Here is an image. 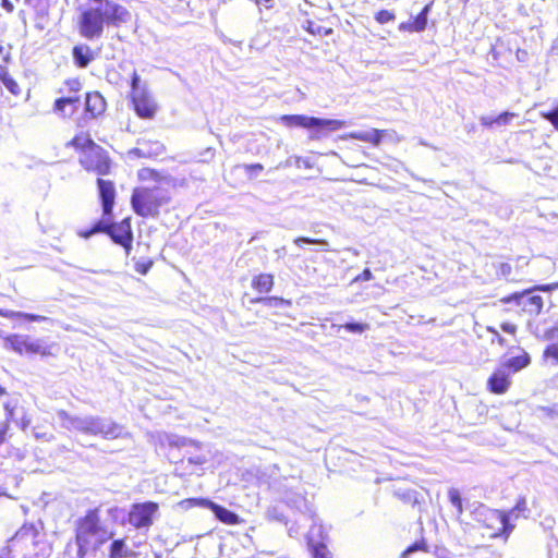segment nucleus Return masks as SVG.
<instances>
[{
    "label": "nucleus",
    "instance_id": "nucleus-1",
    "mask_svg": "<svg viewBox=\"0 0 558 558\" xmlns=\"http://www.w3.org/2000/svg\"><path fill=\"white\" fill-rule=\"evenodd\" d=\"M141 183L131 194V207L142 218H156L168 211L172 203L166 178L156 169L144 167L137 171Z\"/></svg>",
    "mask_w": 558,
    "mask_h": 558
},
{
    "label": "nucleus",
    "instance_id": "nucleus-2",
    "mask_svg": "<svg viewBox=\"0 0 558 558\" xmlns=\"http://www.w3.org/2000/svg\"><path fill=\"white\" fill-rule=\"evenodd\" d=\"M113 536L101 517L99 507L90 508L74 522V543L76 558L96 555Z\"/></svg>",
    "mask_w": 558,
    "mask_h": 558
},
{
    "label": "nucleus",
    "instance_id": "nucleus-3",
    "mask_svg": "<svg viewBox=\"0 0 558 558\" xmlns=\"http://www.w3.org/2000/svg\"><path fill=\"white\" fill-rule=\"evenodd\" d=\"M130 19V12L121 4L106 1L105 7H89L81 11L77 29L81 37L94 40L100 38L106 25L119 27Z\"/></svg>",
    "mask_w": 558,
    "mask_h": 558
},
{
    "label": "nucleus",
    "instance_id": "nucleus-4",
    "mask_svg": "<svg viewBox=\"0 0 558 558\" xmlns=\"http://www.w3.org/2000/svg\"><path fill=\"white\" fill-rule=\"evenodd\" d=\"M65 147L74 149L78 154L80 166L97 178L110 175L116 168L110 153L97 144L87 131L76 133Z\"/></svg>",
    "mask_w": 558,
    "mask_h": 558
},
{
    "label": "nucleus",
    "instance_id": "nucleus-5",
    "mask_svg": "<svg viewBox=\"0 0 558 558\" xmlns=\"http://www.w3.org/2000/svg\"><path fill=\"white\" fill-rule=\"evenodd\" d=\"M162 446L168 450L170 458L175 456L174 450L182 451V457L175 461L183 470L182 475L193 474L207 462L206 454L202 452V444L196 440L172 436L168 437Z\"/></svg>",
    "mask_w": 558,
    "mask_h": 558
},
{
    "label": "nucleus",
    "instance_id": "nucleus-6",
    "mask_svg": "<svg viewBox=\"0 0 558 558\" xmlns=\"http://www.w3.org/2000/svg\"><path fill=\"white\" fill-rule=\"evenodd\" d=\"M279 121L287 128L315 129L319 132H333L343 126V122L335 119H320L304 114H283Z\"/></svg>",
    "mask_w": 558,
    "mask_h": 558
},
{
    "label": "nucleus",
    "instance_id": "nucleus-7",
    "mask_svg": "<svg viewBox=\"0 0 558 558\" xmlns=\"http://www.w3.org/2000/svg\"><path fill=\"white\" fill-rule=\"evenodd\" d=\"M113 216H104V233L107 234L113 243L120 245L125 255L129 256L133 245V229L131 217H125L119 222H112Z\"/></svg>",
    "mask_w": 558,
    "mask_h": 558
},
{
    "label": "nucleus",
    "instance_id": "nucleus-8",
    "mask_svg": "<svg viewBox=\"0 0 558 558\" xmlns=\"http://www.w3.org/2000/svg\"><path fill=\"white\" fill-rule=\"evenodd\" d=\"M483 535L488 538L505 537L508 538L513 530L509 522L508 514L502 510L490 509L482 514L481 520Z\"/></svg>",
    "mask_w": 558,
    "mask_h": 558
},
{
    "label": "nucleus",
    "instance_id": "nucleus-9",
    "mask_svg": "<svg viewBox=\"0 0 558 558\" xmlns=\"http://www.w3.org/2000/svg\"><path fill=\"white\" fill-rule=\"evenodd\" d=\"M5 345L20 355H40L51 354L50 347L40 340H34L29 336L12 333L4 338Z\"/></svg>",
    "mask_w": 558,
    "mask_h": 558
},
{
    "label": "nucleus",
    "instance_id": "nucleus-10",
    "mask_svg": "<svg viewBox=\"0 0 558 558\" xmlns=\"http://www.w3.org/2000/svg\"><path fill=\"white\" fill-rule=\"evenodd\" d=\"M158 510L159 505L156 501L133 504L128 514L129 523L137 530L148 529L153 525Z\"/></svg>",
    "mask_w": 558,
    "mask_h": 558
},
{
    "label": "nucleus",
    "instance_id": "nucleus-11",
    "mask_svg": "<svg viewBox=\"0 0 558 558\" xmlns=\"http://www.w3.org/2000/svg\"><path fill=\"white\" fill-rule=\"evenodd\" d=\"M107 111V100L98 90H89L84 96V109L82 116L77 119V126L83 123L98 120L105 116Z\"/></svg>",
    "mask_w": 558,
    "mask_h": 558
},
{
    "label": "nucleus",
    "instance_id": "nucleus-12",
    "mask_svg": "<svg viewBox=\"0 0 558 558\" xmlns=\"http://www.w3.org/2000/svg\"><path fill=\"white\" fill-rule=\"evenodd\" d=\"M558 289V282L537 284L524 290V295L521 304V312L530 316H537L543 307L544 301L539 295L532 294L533 291L551 292Z\"/></svg>",
    "mask_w": 558,
    "mask_h": 558
},
{
    "label": "nucleus",
    "instance_id": "nucleus-13",
    "mask_svg": "<svg viewBox=\"0 0 558 558\" xmlns=\"http://www.w3.org/2000/svg\"><path fill=\"white\" fill-rule=\"evenodd\" d=\"M97 196L101 206V216H113L117 199V187L112 180L105 177L96 179Z\"/></svg>",
    "mask_w": 558,
    "mask_h": 558
},
{
    "label": "nucleus",
    "instance_id": "nucleus-14",
    "mask_svg": "<svg viewBox=\"0 0 558 558\" xmlns=\"http://www.w3.org/2000/svg\"><path fill=\"white\" fill-rule=\"evenodd\" d=\"M131 102L135 113L141 119H154L158 111L157 102L155 101L153 95L146 89H142L140 93L131 94Z\"/></svg>",
    "mask_w": 558,
    "mask_h": 558
},
{
    "label": "nucleus",
    "instance_id": "nucleus-15",
    "mask_svg": "<svg viewBox=\"0 0 558 558\" xmlns=\"http://www.w3.org/2000/svg\"><path fill=\"white\" fill-rule=\"evenodd\" d=\"M434 1L428 2L424 8L410 21L401 22L398 26L400 32L421 33L426 29L428 22V13L432 10Z\"/></svg>",
    "mask_w": 558,
    "mask_h": 558
},
{
    "label": "nucleus",
    "instance_id": "nucleus-16",
    "mask_svg": "<svg viewBox=\"0 0 558 558\" xmlns=\"http://www.w3.org/2000/svg\"><path fill=\"white\" fill-rule=\"evenodd\" d=\"M511 386L510 374L505 368L495 369L488 377L486 387L494 395L506 393Z\"/></svg>",
    "mask_w": 558,
    "mask_h": 558
},
{
    "label": "nucleus",
    "instance_id": "nucleus-17",
    "mask_svg": "<svg viewBox=\"0 0 558 558\" xmlns=\"http://www.w3.org/2000/svg\"><path fill=\"white\" fill-rule=\"evenodd\" d=\"M81 101L80 96L59 97L53 102V112L63 119H71L77 111Z\"/></svg>",
    "mask_w": 558,
    "mask_h": 558
},
{
    "label": "nucleus",
    "instance_id": "nucleus-18",
    "mask_svg": "<svg viewBox=\"0 0 558 558\" xmlns=\"http://www.w3.org/2000/svg\"><path fill=\"white\" fill-rule=\"evenodd\" d=\"M72 58L76 68L85 69L96 59V53L89 46L80 44L72 48Z\"/></svg>",
    "mask_w": 558,
    "mask_h": 558
},
{
    "label": "nucleus",
    "instance_id": "nucleus-19",
    "mask_svg": "<svg viewBox=\"0 0 558 558\" xmlns=\"http://www.w3.org/2000/svg\"><path fill=\"white\" fill-rule=\"evenodd\" d=\"M275 287V276L269 272H259L252 277L251 288L260 295L271 292Z\"/></svg>",
    "mask_w": 558,
    "mask_h": 558
},
{
    "label": "nucleus",
    "instance_id": "nucleus-20",
    "mask_svg": "<svg viewBox=\"0 0 558 558\" xmlns=\"http://www.w3.org/2000/svg\"><path fill=\"white\" fill-rule=\"evenodd\" d=\"M135 553L130 548L126 537L111 538L108 558H132Z\"/></svg>",
    "mask_w": 558,
    "mask_h": 558
},
{
    "label": "nucleus",
    "instance_id": "nucleus-21",
    "mask_svg": "<svg viewBox=\"0 0 558 558\" xmlns=\"http://www.w3.org/2000/svg\"><path fill=\"white\" fill-rule=\"evenodd\" d=\"M208 509L215 514L216 519L227 525H238L242 522L241 518L229 509L210 500Z\"/></svg>",
    "mask_w": 558,
    "mask_h": 558
},
{
    "label": "nucleus",
    "instance_id": "nucleus-22",
    "mask_svg": "<svg viewBox=\"0 0 558 558\" xmlns=\"http://www.w3.org/2000/svg\"><path fill=\"white\" fill-rule=\"evenodd\" d=\"M144 145H148V148L135 147L131 150V154L140 158H155L165 153L166 147L159 141L144 142Z\"/></svg>",
    "mask_w": 558,
    "mask_h": 558
},
{
    "label": "nucleus",
    "instance_id": "nucleus-23",
    "mask_svg": "<svg viewBox=\"0 0 558 558\" xmlns=\"http://www.w3.org/2000/svg\"><path fill=\"white\" fill-rule=\"evenodd\" d=\"M83 90V82L80 77H69L64 80L62 86L59 88L60 97L80 96Z\"/></svg>",
    "mask_w": 558,
    "mask_h": 558
},
{
    "label": "nucleus",
    "instance_id": "nucleus-24",
    "mask_svg": "<svg viewBox=\"0 0 558 558\" xmlns=\"http://www.w3.org/2000/svg\"><path fill=\"white\" fill-rule=\"evenodd\" d=\"M386 130L374 129L372 132H356L351 136L357 141L378 146L381 143L383 136L386 134Z\"/></svg>",
    "mask_w": 558,
    "mask_h": 558
},
{
    "label": "nucleus",
    "instance_id": "nucleus-25",
    "mask_svg": "<svg viewBox=\"0 0 558 558\" xmlns=\"http://www.w3.org/2000/svg\"><path fill=\"white\" fill-rule=\"evenodd\" d=\"M395 496L407 505L416 507L421 505L420 493L411 488H399L395 490Z\"/></svg>",
    "mask_w": 558,
    "mask_h": 558
},
{
    "label": "nucleus",
    "instance_id": "nucleus-26",
    "mask_svg": "<svg viewBox=\"0 0 558 558\" xmlns=\"http://www.w3.org/2000/svg\"><path fill=\"white\" fill-rule=\"evenodd\" d=\"M254 304H263L268 307H290L292 305L291 300H287L282 296H259L251 301Z\"/></svg>",
    "mask_w": 558,
    "mask_h": 558
},
{
    "label": "nucleus",
    "instance_id": "nucleus-27",
    "mask_svg": "<svg viewBox=\"0 0 558 558\" xmlns=\"http://www.w3.org/2000/svg\"><path fill=\"white\" fill-rule=\"evenodd\" d=\"M530 363L531 357L529 353L523 352L520 355L512 356L509 360H507L504 366L509 368L512 373H515L529 366Z\"/></svg>",
    "mask_w": 558,
    "mask_h": 558
},
{
    "label": "nucleus",
    "instance_id": "nucleus-28",
    "mask_svg": "<svg viewBox=\"0 0 558 558\" xmlns=\"http://www.w3.org/2000/svg\"><path fill=\"white\" fill-rule=\"evenodd\" d=\"M96 432L105 438L117 439L122 436V426L118 423L111 422L109 424L100 425Z\"/></svg>",
    "mask_w": 558,
    "mask_h": 558
},
{
    "label": "nucleus",
    "instance_id": "nucleus-29",
    "mask_svg": "<svg viewBox=\"0 0 558 558\" xmlns=\"http://www.w3.org/2000/svg\"><path fill=\"white\" fill-rule=\"evenodd\" d=\"M0 316L4 317V318H9V319L23 318L27 322H43L46 319L44 316H40V315L15 312V311L4 310V308H0Z\"/></svg>",
    "mask_w": 558,
    "mask_h": 558
},
{
    "label": "nucleus",
    "instance_id": "nucleus-30",
    "mask_svg": "<svg viewBox=\"0 0 558 558\" xmlns=\"http://www.w3.org/2000/svg\"><path fill=\"white\" fill-rule=\"evenodd\" d=\"M132 259L134 262V270L142 276L147 275L155 264V260L151 257H133Z\"/></svg>",
    "mask_w": 558,
    "mask_h": 558
},
{
    "label": "nucleus",
    "instance_id": "nucleus-31",
    "mask_svg": "<svg viewBox=\"0 0 558 558\" xmlns=\"http://www.w3.org/2000/svg\"><path fill=\"white\" fill-rule=\"evenodd\" d=\"M542 357L545 362H548L551 365L558 364V340L544 348Z\"/></svg>",
    "mask_w": 558,
    "mask_h": 558
},
{
    "label": "nucleus",
    "instance_id": "nucleus-32",
    "mask_svg": "<svg viewBox=\"0 0 558 558\" xmlns=\"http://www.w3.org/2000/svg\"><path fill=\"white\" fill-rule=\"evenodd\" d=\"M497 275L509 282H520L521 279L513 275V266L510 263H501L497 268Z\"/></svg>",
    "mask_w": 558,
    "mask_h": 558
},
{
    "label": "nucleus",
    "instance_id": "nucleus-33",
    "mask_svg": "<svg viewBox=\"0 0 558 558\" xmlns=\"http://www.w3.org/2000/svg\"><path fill=\"white\" fill-rule=\"evenodd\" d=\"M209 502H210V499L202 498V497H194V498H186V499L181 500L179 502V506L185 510L194 508V507H203V508L208 509Z\"/></svg>",
    "mask_w": 558,
    "mask_h": 558
},
{
    "label": "nucleus",
    "instance_id": "nucleus-34",
    "mask_svg": "<svg viewBox=\"0 0 558 558\" xmlns=\"http://www.w3.org/2000/svg\"><path fill=\"white\" fill-rule=\"evenodd\" d=\"M310 550L313 558H331L327 545L322 542L310 543Z\"/></svg>",
    "mask_w": 558,
    "mask_h": 558
},
{
    "label": "nucleus",
    "instance_id": "nucleus-35",
    "mask_svg": "<svg viewBox=\"0 0 558 558\" xmlns=\"http://www.w3.org/2000/svg\"><path fill=\"white\" fill-rule=\"evenodd\" d=\"M294 244L301 247L303 244H319L324 246L325 251H329V242L325 239H315L308 236H298L294 239Z\"/></svg>",
    "mask_w": 558,
    "mask_h": 558
},
{
    "label": "nucleus",
    "instance_id": "nucleus-36",
    "mask_svg": "<svg viewBox=\"0 0 558 558\" xmlns=\"http://www.w3.org/2000/svg\"><path fill=\"white\" fill-rule=\"evenodd\" d=\"M96 233H104V217L102 216L97 222H95L93 225L92 228L80 230L77 232V235L83 239H88L93 234H96Z\"/></svg>",
    "mask_w": 558,
    "mask_h": 558
},
{
    "label": "nucleus",
    "instance_id": "nucleus-37",
    "mask_svg": "<svg viewBox=\"0 0 558 558\" xmlns=\"http://www.w3.org/2000/svg\"><path fill=\"white\" fill-rule=\"evenodd\" d=\"M414 551H428V546L424 539H420L408 546L400 555V558H408Z\"/></svg>",
    "mask_w": 558,
    "mask_h": 558
},
{
    "label": "nucleus",
    "instance_id": "nucleus-38",
    "mask_svg": "<svg viewBox=\"0 0 558 558\" xmlns=\"http://www.w3.org/2000/svg\"><path fill=\"white\" fill-rule=\"evenodd\" d=\"M448 497L451 505L456 508L458 514L463 513V504L460 492L457 488H450L448 490Z\"/></svg>",
    "mask_w": 558,
    "mask_h": 558
},
{
    "label": "nucleus",
    "instance_id": "nucleus-39",
    "mask_svg": "<svg viewBox=\"0 0 558 558\" xmlns=\"http://www.w3.org/2000/svg\"><path fill=\"white\" fill-rule=\"evenodd\" d=\"M523 295H524V290L521 292H513L509 295L502 296L499 301L502 304L513 303L520 308L521 304H522Z\"/></svg>",
    "mask_w": 558,
    "mask_h": 558
},
{
    "label": "nucleus",
    "instance_id": "nucleus-40",
    "mask_svg": "<svg viewBox=\"0 0 558 558\" xmlns=\"http://www.w3.org/2000/svg\"><path fill=\"white\" fill-rule=\"evenodd\" d=\"M396 19L395 13L389 10H379L375 14V20L379 24H386L392 22Z\"/></svg>",
    "mask_w": 558,
    "mask_h": 558
},
{
    "label": "nucleus",
    "instance_id": "nucleus-41",
    "mask_svg": "<svg viewBox=\"0 0 558 558\" xmlns=\"http://www.w3.org/2000/svg\"><path fill=\"white\" fill-rule=\"evenodd\" d=\"M343 329H345L349 332L353 333H362L365 330L369 328L367 324L364 323H347L341 326Z\"/></svg>",
    "mask_w": 558,
    "mask_h": 558
},
{
    "label": "nucleus",
    "instance_id": "nucleus-42",
    "mask_svg": "<svg viewBox=\"0 0 558 558\" xmlns=\"http://www.w3.org/2000/svg\"><path fill=\"white\" fill-rule=\"evenodd\" d=\"M539 411L547 418H550V420L557 418L558 417V402L554 403L551 405L541 407Z\"/></svg>",
    "mask_w": 558,
    "mask_h": 558
},
{
    "label": "nucleus",
    "instance_id": "nucleus-43",
    "mask_svg": "<svg viewBox=\"0 0 558 558\" xmlns=\"http://www.w3.org/2000/svg\"><path fill=\"white\" fill-rule=\"evenodd\" d=\"M541 116L548 120L558 130V105L550 111L541 112Z\"/></svg>",
    "mask_w": 558,
    "mask_h": 558
},
{
    "label": "nucleus",
    "instance_id": "nucleus-44",
    "mask_svg": "<svg viewBox=\"0 0 558 558\" xmlns=\"http://www.w3.org/2000/svg\"><path fill=\"white\" fill-rule=\"evenodd\" d=\"M2 83L4 84V86L14 95H17L19 92H20V87H19V84L16 83V81L9 74L3 81Z\"/></svg>",
    "mask_w": 558,
    "mask_h": 558
},
{
    "label": "nucleus",
    "instance_id": "nucleus-45",
    "mask_svg": "<svg viewBox=\"0 0 558 558\" xmlns=\"http://www.w3.org/2000/svg\"><path fill=\"white\" fill-rule=\"evenodd\" d=\"M10 433V421L5 420L4 422L0 423V446L3 445L8 438Z\"/></svg>",
    "mask_w": 558,
    "mask_h": 558
},
{
    "label": "nucleus",
    "instance_id": "nucleus-46",
    "mask_svg": "<svg viewBox=\"0 0 558 558\" xmlns=\"http://www.w3.org/2000/svg\"><path fill=\"white\" fill-rule=\"evenodd\" d=\"M543 338L548 341L558 339V326H551L545 329Z\"/></svg>",
    "mask_w": 558,
    "mask_h": 558
},
{
    "label": "nucleus",
    "instance_id": "nucleus-47",
    "mask_svg": "<svg viewBox=\"0 0 558 558\" xmlns=\"http://www.w3.org/2000/svg\"><path fill=\"white\" fill-rule=\"evenodd\" d=\"M514 116L515 114L512 112H501L496 118H494V121H496L497 124H507Z\"/></svg>",
    "mask_w": 558,
    "mask_h": 558
},
{
    "label": "nucleus",
    "instance_id": "nucleus-48",
    "mask_svg": "<svg viewBox=\"0 0 558 558\" xmlns=\"http://www.w3.org/2000/svg\"><path fill=\"white\" fill-rule=\"evenodd\" d=\"M11 46L8 45V46H4V45H0V54L2 57V61L4 63H9L11 61Z\"/></svg>",
    "mask_w": 558,
    "mask_h": 558
},
{
    "label": "nucleus",
    "instance_id": "nucleus-49",
    "mask_svg": "<svg viewBox=\"0 0 558 558\" xmlns=\"http://www.w3.org/2000/svg\"><path fill=\"white\" fill-rule=\"evenodd\" d=\"M527 510V505L525 498L521 497L511 509V513L513 512H522Z\"/></svg>",
    "mask_w": 558,
    "mask_h": 558
},
{
    "label": "nucleus",
    "instance_id": "nucleus-50",
    "mask_svg": "<svg viewBox=\"0 0 558 558\" xmlns=\"http://www.w3.org/2000/svg\"><path fill=\"white\" fill-rule=\"evenodd\" d=\"M373 279V274L368 268H365L360 275L354 278V281H368Z\"/></svg>",
    "mask_w": 558,
    "mask_h": 558
},
{
    "label": "nucleus",
    "instance_id": "nucleus-51",
    "mask_svg": "<svg viewBox=\"0 0 558 558\" xmlns=\"http://www.w3.org/2000/svg\"><path fill=\"white\" fill-rule=\"evenodd\" d=\"M138 82H140V76H138L137 72H133V74L131 76V88H132L131 94L141 92V90H138Z\"/></svg>",
    "mask_w": 558,
    "mask_h": 558
},
{
    "label": "nucleus",
    "instance_id": "nucleus-52",
    "mask_svg": "<svg viewBox=\"0 0 558 558\" xmlns=\"http://www.w3.org/2000/svg\"><path fill=\"white\" fill-rule=\"evenodd\" d=\"M260 9H271L274 8V0H253Z\"/></svg>",
    "mask_w": 558,
    "mask_h": 558
},
{
    "label": "nucleus",
    "instance_id": "nucleus-53",
    "mask_svg": "<svg viewBox=\"0 0 558 558\" xmlns=\"http://www.w3.org/2000/svg\"><path fill=\"white\" fill-rule=\"evenodd\" d=\"M500 327L505 332L510 335H514L517 331V327L510 323H502Z\"/></svg>",
    "mask_w": 558,
    "mask_h": 558
},
{
    "label": "nucleus",
    "instance_id": "nucleus-54",
    "mask_svg": "<svg viewBox=\"0 0 558 558\" xmlns=\"http://www.w3.org/2000/svg\"><path fill=\"white\" fill-rule=\"evenodd\" d=\"M244 168L248 172H259V171H263V169H264L262 163H251V165H246Z\"/></svg>",
    "mask_w": 558,
    "mask_h": 558
},
{
    "label": "nucleus",
    "instance_id": "nucleus-55",
    "mask_svg": "<svg viewBox=\"0 0 558 558\" xmlns=\"http://www.w3.org/2000/svg\"><path fill=\"white\" fill-rule=\"evenodd\" d=\"M481 124L485 128H493L494 124H496V121H494V118L490 117H482L481 118Z\"/></svg>",
    "mask_w": 558,
    "mask_h": 558
},
{
    "label": "nucleus",
    "instance_id": "nucleus-56",
    "mask_svg": "<svg viewBox=\"0 0 558 558\" xmlns=\"http://www.w3.org/2000/svg\"><path fill=\"white\" fill-rule=\"evenodd\" d=\"M310 32L312 34H318V35H329L332 33V29L331 28H324V29H320V27H318L317 29H313L312 26H310Z\"/></svg>",
    "mask_w": 558,
    "mask_h": 558
},
{
    "label": "nucleus",
    "instance_id": "nucleus-57",
    "mask_svg": "<svg viewBox=\"0 0 558 558\" xmlns=\"http://www.w3.org/2000/svg\"><path fill=\"white\" fill-rule=\"evenodd\" d=\"M2 7L9 13L13 12L14 5L10 0H2Z\"/></svg>",
    "mask_w": 558,
    "mask_h": 558
},
{
    "label": "nucleus",
    "instance_id": "nucleus-58",
    "mask_svg": "<svg viewBox=\"0 0 558 558\" xmlns=\"http://www.w3.org/2000/svg\"><path fill=\"white\" fill-rule=\"evenodd\" d=\"M10 73L3 66H0V81L2 82Z\"/></svg>",
    "mask_w": 558,
    "mask_h": 558
},
{
    "label": "nucleus",
    "instance_id": "nucleus-59",
    "mask_svg": "<svg viewBox=\"0 0 558 558\" xmlns=\"http://www.w3.org/2000/svg\"><path fill=\"white\" fill-rule=\"evenodd\" d=\"M10 73L3 66H0V81L2 82Z\"/></svg>",
    "mask_w": 558,
    "mask_h": 558
}]
</instances>
